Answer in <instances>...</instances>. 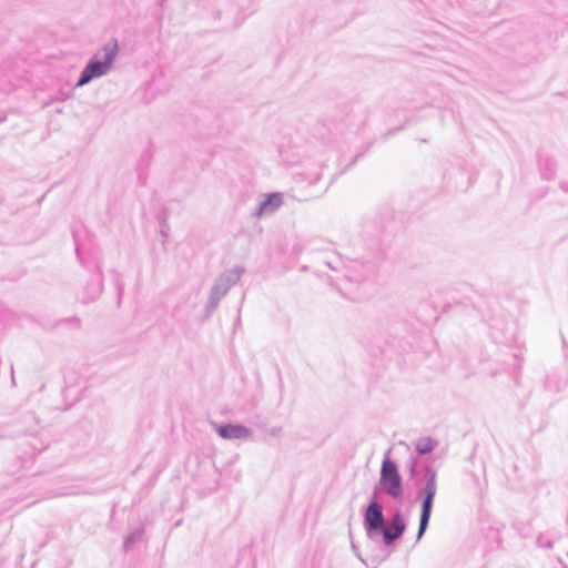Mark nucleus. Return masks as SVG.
<instances>
[{
	"mask_svg": "<svg viewBox=\"0 0 568 568\" xmlns=\"http://www.w3.org/2000/svg\"><path fill=\"white\" fill-rule=\"evenodd\" d=\"M118 52L119 45L115 39L104 43L93 58L89 60L82 70L75 87H83L93 79L108 74L118 57Z\"/></svg>",
	"mask_w": 568,
	"mask_h": 568,
	"instance_id": "nucleus-1",
	"label": "nucleus"
},
{
	"mask_svg": "<svg viewBox=\"0 0 568 568\" xmlns=\"http://www.w3.org/2000/svg\"><path fill=\"white\" fill-rule=\"evenodd\" d=\"M378 491H383L395 500L403 497V481L398 467L389 457V450L386 452L379 470V479L374 488L373 496L377 497Z\"/></svg>",
	"mask_w": 568,
	"mask_h": 568,
	"instance_id": "nucleus-2",
	"label": "nucleus"
},
{
	"mask_svg": "<svg viewBox=\"0 0 568 568\" xmlns=\"http://www.w3.org/2000/svg\"><path fill=\"white\" fill-rule=\"evenodd\" d=\"M244 273L245 268L243 266H234L233 268L222 272L215 278L207 298V313L215 311L221 300L227 294L231 287L241 280Z\"/></svg>",
	"mask_w": 568,
	"mask_h": 568,
	"instance_id": "nucleus-3",
	"label": "nucleus"
},
{
	"mask_svg": "<svg viewBox=\"0 0 568 568\" xmlns=\"http://www.w3.org/2000/svg\"><path fill=\"white\" fill-rule=\"evenodd\" d=\"M417 464V457H410L408 469L410 477L416 478L415 486L417 488V496L434 499L437 493V471L433 466L426 465L418 476Z\"/></svg>",
	"mask_w": 568,
	"mask_h": 568,
	"instance_id": "nucleus-4",
	"label": "nucleus"
},
{
	"mask_svg": "<svg viewBox=\"0 0 568 568\" xmlns=\"http://www.w3.org/2000/svg\"><path fill=\"white\" fill-rule=\"evenodd\" d=\"M385 523L382 505L377 501V497L373 496L364 514V527L367 536L372 538L379 535Z\"/></svg>",
	"mask_w": 568,
	"mask_h": 568,
	"instance_id": "nucleus-5",
	"label": "nucleus"
},
{
	"mask_svg": "<svg viewBox=\"0 0 568 568\" xmlns=\"http://www.w3.org/2000/svg\"><path fill=\"white\" fill-rule=\"evenodd\" d=\"M406 530V523L403 518L400 510H396L389 521L385 523L383 530L379 535L383 536V542L385 546H392L397 539H399Z\"/></svg>",
	"mask_w": 568,
	"mask_h": 568,
	"instance_id": "nucleus-6",
	"label": "nucleus"
},
{
	"mask_svg": "<svg viewBox=\"0 0 568 568\" xmlns=\"http://www.w3.org/2000/svg\"><path fill=\"white\" fill-rule=\"evenodd\" d=\"M216 433L223 439L247 440L252 437L253 430L241 424H223L216 427Z\"/></svg>",
	"mask_w": 568,
	"mask_h": 568,
	"instance_id": "nucleus-7",
	"label": "nucleus"
},
{
	"mask_svg": "<svg viewBox=\"0 0 568 568\" xmlns=\"http://www.w3.org/2000/svg\"><path fill=\"white\" fill-rule=\"evenodd\" d=\"M283 204V196L281 193H272L268 194L265 200H263L255 212V216L262 217L264 215L273 214L281 205Z\"/></svg>",
	"mask_w": 568,
	"mask_h": 568,
	"instance_id": "nucleus-8",
	"label": "nucleus"
},
{
	"mask_svg": "<svg viewBox=\"0 0 568 568\" xmlns=\"http://www.w3.org/2000/svg\"><path fill=\"white\" fill-rule=\"evenodd\" d=\"M433 506H434V499H429V498L422 499L419 526H418V531H417V536H416V541L420 540L422 537L424 536L425 531L427 530L429 519L432 516Z\"/></svg>",
	"mask_w": 568,
	"mask_h": 568,
	"instance_id": "nucleus-9",
	"label": "nucleus"
},
{
	"mask_svg": "<svg viewBox=\"0 0 568 568\" xmlns=\"http://www.w3.org/2000/svg\"><path fill=\"white\" fill-rule=\"evenodd\" d=\"M437 446V442L430 437H422L416 443V452L418 455L432 453Z\"/></svg>",
	"mask_w": 568,
	"mask_h": 568,
	"instance_id": "nucleus-10",
	"label": "nucleus"
},
{
	"mask_svg": "<svg viewBox=\"0 0 568 568\" xmlns=\"http://www.w3.org/2000/svg\"><path fill=\"white\" fill-rule=\"evenodd\" d=\"M144 530L143 528H138L134 531H132L125 539L123 547L125 550H129L133 544L136 541H140L143 537Z\"/></svg>",
	"mask_w": 568,
	"mask_h": 568,
	"instance_id": "nucleus-11",
	"label": "nucleus"
},
{
	"mask_svg": "<svg viewBox=\"0 0 568 568\" xmlns=\"http://www.w3.org/2000/svg\"><path fill=\"white\" fill-rule=\"evenodd\" d=\"M4 120V118H0V122H2Z\"/></svg>",
	"mask_w": 568,
	"mask_h": 568,
	"instance_id": "nucleus-12",
	"label": "nucleus"
},
{
	"mask_svg": "<svg viewBox=\"0 0 568 568\" xmlns=\"http://www.w3.org/2000/svg\"><path fill=\"white\" fill-rule=\"evenodd\" d=\"M564 568H568L567 566H565Z\"/></svg>",
	"mask_w": 568,
	"mask_h": 568,
	"instance_id": "nucleus-13",
	"label": "nucleus"
},
{
	"mask_svg": "<svg viewBox=\"0 0 568 568\" xmlns=\"http://www.w3.org/2000/svg\"><path fill=\"white\" fill-rule=\"evenodd\" d=\"M567 556H568V552H567Z\"/></svg>",
	"mask_w": 568,
	"mask_h": 568,
	"instance_id": "nucleus-14",
	"label": "nucleus"
}]
</instances>
